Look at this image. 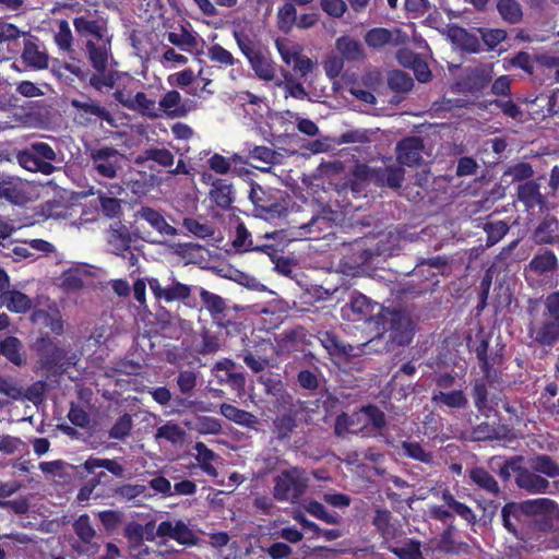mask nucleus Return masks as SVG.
I'll use <instances>...</instances> for the list:
<instances>
[{"instance_id":"f257e3e1","label":"nucleus","mask_w":559,"mask_h":559,"mask_svg":"<svg viewBox=\"0 0 559 559\" xmlns=\"http://www.w3.org/2000/svg\"><path fill=\"white\" fill-rule=\"evenodd\" d=\"M289 235L295 240H314L330 233L334 212L319 204L310 203L302 210L300 218L292 221Z\"/></svg>"},{"instance_id":"f03ea898","label":"nucleus","mask_w":559,"mask_h":559,"mask_svg":"<svg viewBox=\"0 0 559 559\" xmlns=\"http://www.w3.org/2000/svg\"><path fill=\"white\" fill-rule=\"evenodd\" d=\"M528 336L540 346H554L559 341V314L543 305L531 301L528 306Z\"/></svg>"},{"instance_id":"7ed1b4c3","label":"nucleus","mask_w":559,"mask_h":559,"mask_svg":"<svg viewBox=\"0 0 559 559\" xmlns=\"http://www.w3.org/2000/svg\"><path fill=\"white\" fill-rule=\"evenodd\" d=\"M308 480L306 472L299 467L282 471L274 478V499L281 502H298L307 489Z\"/></svg>"},{"instance_id":"20e7f679","label":"nucleus","mask_w":559,"mask_h":559,"mask_svg":"<svg viewBox=\"0 0 559 559\" xmlns=\"http://www.w3.org/2000/svg\"><path fill=\"white\" fill-rule=\"evenodd\" d=\"M92 170L100 179H115L122 169L123 154L110 146L95 147L90 151Z\"/></svg>"},{"instance_id":"39448f33","label":"nucleus","mask_w":559,"mask_h":559,"mask_svg":"<svg viewBox=\"0 0 559 559\" xmlns=\"http://www.w3.org/2000/svg\"><path fill=\"white\" fill-rule=\"evenodd\" d=\"M249 200L254 206L255 216L265 221H274L286 215L287 209L278 202L271 190H265L255 182L250 183Z\"/></svg>"},{"instance_id":"423d86ee","label":"nucleus","mask_w":559,"mask_h":559,"mask_svg":"<svg viewBox=\"0 0 559 559\" xmlns=\"http://www.w3.org/2000/svg\"><path fill=\"white\" fill-rule=\"evenodd\" d=\"M140 239L139 231L127 226L121 221L111 223L105 230L107 251L117 257H124L131 249L132 243Z\"/></svg>"},{"instance_id":"0eeeda50","label":"nucleus","mask_w":559,"mask_h":559,"mask_svg":"<svg viewBox=\"0 0 559 559\" xmlns=\"http://www.w3.org/2000/svg\"><path fill=\"white\" fill-rule=\"evenodd\" d=\"M383 332L396 345L408 344L414 336V324L411 318L400 311L388 312L383 316Z\"/></svg>"},{"instance_id":"6e6552de","label":"nucleus","mask_w":559,"mask_h":559,"mask_svg":"<svg viewBox=\"0 0 559 559\" xmlns=\"http://www.w3.org/2000/svg\"><path fill=\"white\" fill-rule=\"evenodd\" d=\"M71 106L75 109V121L80 124L87 126L96 121H106L112 123L114 118L106 107L102 106L99 102L92 99L87 96L73 98Z\"/></svg>"},{"instance_id":"1a4fd4ad","label":"nucleus","mask_w":559,"mask_h":559,"mask_svg":"<svg viewBox=\"0 0 559 559\" xmlns=\"http://www.w3.org/2000/svg\"><path fill=\"white\" fill-rule=\"evenodd\" d=\"M376 308H379V305L366 295L352 292L348 301L341 308V316L344 320L352 322L369 321Z\"/></svg>"},{"instance_id":"9d476101","label":"nucleus","mask_w":559,"mask_h":559,"mask_svg":"<svg viewBox=\"0 0 559 559\" xmlns=\"http://www.w3.org/2000/svg\"><path fill=\"white\" fill-rule=\"evenodd\" d=\"M147 284L154 297L166 302L183 301L191 295V286L177 281L173 275L168 283L163 286L157 278H148Z\"/></svg>"},{"instance_id":"9b49d317","label":"nucleus","mask_w":559,"mask_h":559,"mask_svg":"<svg viewBox=\"0 0 559 559\" xmlns=\"http://www.w3.org/2000/svg\"><path fill=\"white\" fill-rule=\"evenodd\" d=\"M21 62L32 70H45L49 66V56L45 45L35 36L27 35L23 40Z\"/></svg>"},{"instance_id":"f8f14e48","label":"nucleus","mask_w":559,"mask_h":559,"mask_svg":"<svg viewBox=\"0 0 559 559\" xmlns=\"http://www.w3.org/2000/svg\"><path fill=\"white\" fill-rule=\"evenodd\" d=\"M156 536L167 537L180 545H195L198 537L182 520H167L157 525Z\"/></svg>"},{"instance_id":"ddd939ff","label":"nucleus","mask_w":559,"mask_h":559,"mask_svg":"<svg viewBox=\"0 0 559 559\" xmlns=\"http://www.w3.org/2000/svg\"><path fill=\"white\" fill-rule=\"evenodd\" d=\"M75 33L80 38L87 40H99L110 36L107 22L104 19H92L86 15H78L73 19Z\"/></svg>"},{"instance_id":"4468645a","label":"nucleus","mask_w":559,"mask_h":559,"mask_svg":"<svg viewBox=\"0 0 559 559\" xmlns=\"http://www.w3.org/2000/svg\"><path fill=\"white\" fill-rule=\"evenodd\" d=\"M112 35L99 40H87L85 45L88 60L95 70H104L112 62Z\"/></svg>"},{"instance_id":"2eb2a0df","label":"nucleus","mask_w":559,"mask_h":559,"mask_svg":"<svg viewBox=\"0 0 559 559\" xmlns=\"http://www.w3.org/2000/svg\"><path fill=\"white\" fill-rule=\"evenodd\" d=\"M558 270V259L550 250L536 253L525 267L526 278L534 276H551Z\"/></svg>"},{"instance_id":"dca6fc26","label":"nucleus","mask_w":559,"mask_h":559,"mask_svg":"<svg viewBox=\"0 0 559 559\" xmlns=\"http://www.w3.org/2000/svg\"><path fill=\"white\" fill-rule=\"evenodd\" d=\"M372 524L386 545H390L391 542L401 536L402 531L397 520L394 519L392 513L386 509H381L379 507L374 509Z\"/></svg>"},{"instance_id":"f3484780","label":"nucleus","mask_w":559,"mask_h":559,"mask_svg":"<svg viewBox=\"0 0 559 559\" xmlns=\"http://www.w3.org/2000/svg\"><path fill=\"white\" fill-rule=\"evenodd\" d=\"M334 432L337 437H345L347 433L370 436V432H367V425L364 423L361 408L353 414H340L335 419Z\"/></svg>"},{"instance_id":"a211bd4d","label":"nucleus","mask_w":559,"mask_h":559,"mask_svg":"<svg viewBox=\"0 0 559 559\" xmlns=\"http://www.w3.org/2000/svg\"><path fill=\"white\" fill-rule=\"evenodd\" d=\"M372 182V167L367 165H357L353 171L350 179L342 187V192L354 198L366 195L368 185Z\"/></svg>"},{"instance_id":"6ab92c4d","label":"nucleus","mask_w":559,"mask_h":559,"mask_svg":"<svg viewBox=\"0 0 559 559\" xmlns=\"http://www.w3.org/2000/svg\"><path fill=\"white\" fill-rule=\"evenodd\" d=\"M515 484L520 489L531 495H540L549 491L550 483L532 468H519Z\"/></svg>"},{"instance_id":"aec40b11","label":"nucleus","mask_w":559,"mask_h":559,"mask_svg":"<svg viewBox=\"0 0 559 559\" xmlns=\"http://www.w3.org/2000/svg\"><path fill=\"white\" fill-rule=\"evenodd\" d=\"M424 143L420 138L412 136L402 140L396 146L397 160L402 165L415 166L421 160Z\"/></svg>"},{"instance_id":"412c9836","label":"nucleus","mask_w":559,"mask_h":559,"mask_svg":"<svg viewBox=\"0 0 559 559\" xmlns=\"http://www.w3.org/2000/svg\"><path fill=\"white\" fill-rule=\"evenodd\" d=\"M159 114L169 118H183L190 112V107L176 90L168 91L158 102Z\"/></svg>"},{"instance_id":"4be33fe9","label":"nucleus","mask_w":559,"mask_h":559,"mask_svg":"<svg viewBox=\"0 0 559 559\" xmlns=\"http://www.w3.org/2000/svg\"><path fill=\"white\" fill-rule=\"evenodd\" d=\"M521 513L526 515H543L548 520L559 518V506L549 498L525 500L520 503Z\"/></svg>"},{"instance_id":"5701e85b","label":"nucleus","mask_w":559,"mask_h":559,"mask_svg":"<svg viewBox=\"0 0 559 559\" xmlns=\"http://www.w3.org/2000/svg\"><path fill=\"white\" fill-rule=\"evenodd\" d=\"M138 219L145 221L153 229L163 236H176L177 229L169 225L164 215L150 206L140 207L134 215Z\"/></svg>"},{"instance_id":"b1692460","label":"nucleus","mask_w":559,"mask_h":559,"mask_svg":"<svg viewBox=\"0 0 559 559\" xmlns=\"http://www.w3.org/2000/svg\"><path fill=\"white\" fill-rule=\"evenodd\" d=\"M431 402L437 407L449 408H465L468 404V399L462 389L459 390H433L431 394Z\"/></svg>"},{"instance_id":"393cba45","label":"nucleus","mask_w":559,"mask_h":559,"mask_svg":"<svg viewBox=\"0 0 559 559\" xmlns=\"http://www.w3.org/2000/svg\"><path fill=\"white\" fill-rule=\"evenodd\" d=\"M209 197L222 210H228L235 201V190L226 179H215L209 192Z\"/></svg>"},{"instance_id":"a878e982","label":"nucleus","mask_w":559,"mask_h":559,"mask_svg":"<svg viewBox=\"0 0 559 559\" xmlns=\"http://www.w3.org/2000/svg\"><path fill=\"white\" fill-rule=\"evenodd\" d=\"M318 340L331 356L348 357L356 355V348L346 344L333 332L321 331L318 333Z\"/></svg>"},{"instance_id":"bb28decb","label":"nucleus","mask_w":559,"mask_h":559,"mask_svg":"<svg viewBox=\"0 0 559 559\" xmlns=\"http://www.w3.org/2000/svg\"><path fill=\"white\" fill-rule=\"evenodd\" d=\"M195 451L194 459L200 468L210 477L216 478L218 472L216 465L221 462V457L209 449L203 442H197L193 447Z\"/></svg>"},{"instance_id":"cd10ccee","label":"nucleus","mask_w":559,"mask_h":559,"mask_svg":"<svg viewBox=\"0 0 559 559\" xmlns=\"http://www.w3.org/2000/svg\"><path fill=\"white\" fill-rule=\"evenodd\" d=\"M404 179V169L400 166L372 168V182L380 187L399 188Z\"/></svg>"},{"instance_id":"c85d7f7f","label":"nucleus","mask_w":559,"mask_h":559,"mask_svg":"<svg viewBox=\"0 0 559 559\" xmlns=\"http://www.w3.org/2000/svg\"><path fill=\"white\" fill-rule=\"evenodd\" d=\"M0 306L16 313H24L32 307V300L20 290H7L0 294Z\"/></svg>"},{"instance_id":"c756f323","label":"nucleus","mask_w":559,"mask_h":559,"mask_svg":"<svg viewBox=\"0 0 559 559\" xmlns=\"http://www.w3.org/2000/svg\"><path fill=\"white\" fill-rule=\"evenodd\" d=\"M257 78L262 81H273L276 75L274 62L261 51L247 58Z\"/></svg>"},{"instance_id":"7c9ffc66","label":"nucleus","mask_w":559,"mask_h":559,"mask_svg":"<svg viewBox=\"0 0 559 559\" xmlns=\"http://www.w3.org/2000/svg\"><path fill=\"white\" fill-rule=\"evenodd\" d=\"M469 478L479 489L491 496L500 493V487L495 477L484 467H474L468 472Z\"/></svg>"},{"instance_id":"2f4dec72","label":"nucleus","mask_w":559,"mask_h":559,"mask_svg":"<svg viewBox=\"0 0 559 559\" xmlns=\"http://www.w3.org/2000/svg\"><path fill=\"white\" fill-rule=\"evenodd\" d=\"M233 35L237 43L238 48L246 58H249L260 52V49L258 47L257 35L253 33L251 28L238 27L234 31Z\"/></svg>"},{"instance_id":"473e14b6","label":"nucleus","mask_w":559,"mask_h":559,"mask_svg":"<svg viewBox=\"0 0 559 559\" xmlns=\"http://www.w3.org/2000/svg\"><path fill=\"white\" fill-rule=\"evenodd\" d=\"M221 414L228 420L247 428H251L258 424V418L253 414L231 404L223 403L221 405Z\"/></svg>"},{"instance_id":"72a5a7b5","label":"nucleus","mask_w":559,"mask_h":559,"mask_svg":"<svg viewBox=\"0 0 559 559\" xmlns=\"http://www.w3.org/2000/svg\"><path fill=\"white\" fill-rule=\"evenodd\" d=\"M73 528L80 540L87 545L86 549H80L75 545H73V548L80 554H87L91 547V543L96 535L95 530L91 525L90 516L87 514H82L79 516V519L73 523Z\"/></svg>"},{"instance_id":"f704fd0d","label":"nucleus","mask_w":559,"mask_h":559,"mask_svg":"<svg viewBox=\"0 0 559 559\" xmlns=\"http://www.w3.org/2000/svg\"><path fill=\"white\" fill-rule=\"evenodd\" d=\"M130 110L139 111L143 116L150 118L160 117L159 108L154 99H151L143 92H138L132 96V104Z\"/></svg>"},{"instance_id":"c9c22d12","label":"nucleus","mask_w":559,"mask_h":559,"mask_svg":"<svg viewBox=\"0 0 559 559\" xmlns=\"http://www.w3.org/2000/svg\"><path fill=\"white\" fill-rule=\"evenodd\" d=\"M442 500L449 507L452 515H459L468 524H474L476 522V514L474 511L465 503L457 501L449 490L442 491Z\"/></svg>"},{"instance_id":"e433bc0d","label":"nucleus","mask_w":559,"mask_h":559,"mask_svg":"<svg viewBox=\"0 0 559 559\" xmlns=\"http://www.w3.org/2000/svg\"><path fill=\"white\" fill-rule=\"evenodd\" d=\"M558 222L554 217L544 218L534 231L537 243H552L557 238Z\"/></svg>"},{"instance_id":"4c0bfd02","label":"nucleus","mask_w":559,"mask_h":559,"mask_svg":"<svg viewBox=\"0 0 559 559\" xmlns=\"http://www.w3.org/2000/svg\"><path fill=\"white\" fill-rule=\"evenodd\" d=\"M167 40L183 51H190L198 46L197 34L182 27L180 33L169 32L167 33Z\"/></svg>"},{"instance_id":"58836bf2","label":"nucleus","mask_w":559,"mask_h":559,"mask_svg":"<svg viewBox=\"0 0 559 559\" xmlns=\"http://www.w3.org/2000/svg\"><path fill=\"white\" fill-rule=\"evenodd\" d=\"M531 468L549 478L559 477V465L549 455L540 454L531 460Z\"/></svg>"},{"instance_id":"ea45409f","label":"nucleus","mask_w":559,"mask_h":559,"mask_svg":"<svg viewBox=\"0 0 559 559\" xmlns=\"http://www.w3.org/2000/svg\"><path fill=\"white\" fill-rule=\"evenodd\" d=\"M83 467L88 473H94L97 468H105L116 477H121L123 475V467L122 465L117 462L116 460H109V459H99V457H90L87 459Z\"/></svg>"},{"instance_id":"a19ab883","label":"nucleus","mask_w":559,"mask_h":559,"mask_svg":"<svg viewBox=\"0 0 559 559\" xmlns=\"http://www.w3.org/2000/svg\"><path fill=\"white\" fill-rule=\"evenodd\" d=\"M518 195L527 207H534L543 203V195L539 192V185L535 181H527L519 187Z\"/></svg>"},{"instance_id":"79ce46f5","label":"nucleus","mask_w":559,"mask_h":559,"mask_svg":"<svg viewBox=\"0 0 559 559\" xmlns=\"http://www.w3.org/2000/svg\"><path fill=\"white\" fill-rule=\"evenodd\" d=\"M96 73L90 78V84L97 91L110 90L118 80V73L112 69L95 70Z\"/></svg>"},{"instance_id":"37998d69","label":"nucleus","mask_w":559,"mask_h":559,"mask_svg":"<svg viewBox=\"0 0 559 559\" xmlns=\"http://www.w3.org/2000/svg\"><path fill=\"white\" fill-rule=\"evenodd\" d=\"M497 9L501 17L508 23L516 24L522 20V8L516 0H499Z\"/></svg>"},{"instance_id":"c03bdc74","label":"nucleus","mask_w":559,"mask_h":559,"mask_svg":"<svg viewBox=\"0 0 559 559\" xmlns=\"http://www.w3.org/2000/svg\"><path fill=\"white\" fill-rule=\"evenodd\" d=\"M336 49L346 60H359L364 57L361 45L347 36L336 40Z\"/></svg>"},{"instance_id":"a18cd8bd","label":"nucleus","mask_w":559,"mask_h":559,"mask_svg":"<svg viewBox=\"0 0 559 559\" xmlns=\"http://www.w3.org/2000/svg\"><path fill=\"white\" fill-rule=\"evenodd\" d=\"M186 431L176 423L167 421L165 425L157 428L155 432V439H164L173 444H177L183 441Z\"/></svg>"},{"instance_id":"49530a36","label":"nucleus","mask_w":559,"mask_h":559,"mask_svg":"<svg viewBox=\"0 0 559 559\" xmlns=\"http://www.w3.org/2000/svg\"><path fill=\"white\" fill-rule=\"evenodd\" d=\"M66 352L62 348L53 345L51 342H47L41 353V362L47 368H63L64 362L62 360Z\"/></svg>"},{"instance_id":"de8ad7c7","label":"nucleus","mask_w":559,"mask_h":559,"mask_svg":"<svg viewBox=\"0 0 559 559\" xmlns=\"http://www.w3.org/2000/svg\"><path fill=\"white\" fill-rule=\"evenodd\" d=\"M388 549L400 559H423L420 543L414 539H407L400 546L388 545Z\"/></svg>"},{"instance_id":"09e8293b","label":"nucleus","mask_w":559,"mask_h":559,"mask_svg":"<svg viewBox=\"0 0 559 559\" xmlns=\"http://www.w3.org/2000/svg\"><path fill=\"white\" fill-rule=\"evenodd\" d=\"M53 40L60 50L66 52L73 51V35L68 21H59Z\"/></svg>"},{"instance_id":"8fccbe9b","label":"nucleus","mask_w":559,"mask_h":559,"mask_svg":"<svg viewBox=\"0 0 559 559\" xmlns=\"http://www.w3.org/2000/svg\"><path fill=\"white\" fill-rule=\"evenodd\" d=\"M361 412L364 413V423L367 425V432H369V426H372L378 431L385 427V415L378 406H362Z\"/></svg>"},{"instance_id":"3c124183","label":"nucleus","mask_w":559,"mask_h":559,"mask_svg":"<svg viewBox=\"0 0 559 559\" xmlns=\"http://www.w3.org/2000/svg\"><path fill=\"white\" fill-rule=\"evenodd\" d=\"M200 298L213 318L221 316L226 310L225 300L214 293L201 288Z\"/></svg>"},{"instance_id":"603ef678","label":"nucleus","mask_w":559,"mask_h":559,"mask_svg":"<svg viewBox=\"0 0 559 559\" xmlns=\"http://www.w3.org/2000/svg\"><path fill=\"white\" fill-rule=\"evenodd\" d=\"M21 348L22 344L16 337L9 336L1 341V354L16 366H20L23 362Z\"/></svg>"},{"instance_id":"864d4df0","label":"nucleus","mask_w":559,"mask_h":559,"mask_svg":"<svg viewBox=\"0 0 559 559\" xmlns=\"http://www.w3.org/2000/svg\"><path fill=\"white\" fill-rule=\"evenodd\" d=\"M207 57L212 62H216L225 67L240 64V61L236 59L230 51L218 44H214L207 49Z\"/></svg>"},{"instance_id":"5fc2aeb1","label":"nucleus","mask_w":559,"mask_h":559,"mask_svg":"<svg viewBox=\"0 0 559 559\" xmlns=\"http://www.w3.org/2000/svg\"><path fill=\"white\" fill-rule=\"evenodd\" d=\"M393 33L386 28L377 27L367 32L365 41L372 48H381L393 43Z\"/></svg>"},{"instance_id":"6e6d98bb","label":"nucleus","mask_w":559,"mask_h":559,"mask_svg":"<svg viewBox=\"0 0 559 559\" xmlns=\"http://www.w3.org/2000/svg\"><path fill=\"white\" fill-rule=\"evenodd\" d=\"M277 86H283L286 97H294L296 99L308 98V92L304 85L297 82L290 73L284 75V81L276 83Z\"/></svg>"},{"instance_id":"4d7b16f0","label":"nucleus","mask_w":559,"mask_h":559,"mask_svg":"<svg viewBox=\"0 0 559 559\" xmlns=\"http://www.w3.org/2000/svg\"><path fill=\"white\" fill-rule=\"evenodd\" d=\"M489 378L486 376L483 379L475 380L473 384L472 394L474 397L475 407L480 412L485 413L488 407V391L487 382Z\"/></svg>"},{"instance_id":"13d9d810","label":"nucleus","mask_w":559,"mask_h":559,"mask_svg":"<svg viewBox=\"0 0 559 559\" xmlns=\"http://www.w3.org/2000/svg\"><path fill=\"white\" fill-rule=\"evenodd\" d=\"M133 428V420L130 414H123L120 416L112 427L110 428L108 436L111 439L124 440L130 436Z\"/></svg>"},{"instance_id":"bf43d9fd","label":"nucleus","mask_w":559,"mask_h":559,"mask_svg":"<svg viewBox=\"0 0 559 559\" xmlns=\"http://www.w3.org/2000/svg\"><path fill=\"white\" fill-rule=\"evenodd\" d=\"M521 512L520 503H507L501 510L503 526L513 535L518 536L516 525Z\"/></svg>"},{"instance_id":"052dcab7","label":"nucleus","mask_w":559,"mask_h":559,"mask_svg":"<svg viewBox=\"0 0 559 559\" xmlns=\"http://www.w3.org/2000/svg\"><path fill=\"white\" fill-rule=\"evenodd\" d=\"M484 229L487 233V246H493L507 235L509 225L504 221H495L486 223Z\"/></svg>"},{"instance_id":"680f3d73","label":"nucleus","mask_w":559,"mask_h":559,"mask_svg":"<svg viewBox=\"0 0 559 559\" xmlns=\"http://www.w3.org/2000/svg\"><path fill=\"white\" fill-rule=\"evenodd\" d=\"M388 84L393 91L407 92L412 90L414 81L409 74L401 70H395L390 73Z\"/></svg>"},{"instance_id":"e2e57ef3","label":"nucleus","mask_w":559,"mask_h":559,"mask_svg":"<svg viewBox=\"0 0 559 559\" xmlns=\"http://www.w3.org/2000/svg\"><path fill=\"white\" fill-rule=\"evenodd\" d=\"M403 454L421 463H430L432 455L426 451L418 442L404 441L402 443Z\"/></svg>"},{"instance_id":"0e129e2a","label":"nucleus","mask_w":559,"mask_h":559,"mask_svg":"<svg viewBox=\"0 0 559 559\" xmlns=\"http://www.w3.org/2000/svg\"><path fill=\"white\" fill-rule=\"evenodd\" d=\"M145 160H153L163 167H170L174 165L175 156L166 148H148L143 153Z\"/></svg>"},{"instance_id":"69168bd1","label":"nucleus","mask_w":559,"mask_h":559,"mask_svg":"<svg viewBox=\"0 0 559 559\" xmlns=\"http://www.w3.org/2000/svg\"><path fill=\"white\" fill-rule=\"evenodd\" d=\"M183 227L198 238H207L214 234V229L206 223H201L194 218H185L182 222Z\"/></svg>"},{"instance_id":"338daca9","label":"nucleus","mask_w":559,"mask_h":559,"mask_svg":"<svg viewBox=\"0 0 559 559\" xmlns=\"http://www.w3.org/2000/svg\"><path fill=\"white\" fill-rule=\"evenodd\" d=\"M176 382L180 393L190 394L198 384V373L192 370H181Z\"/></svg>"},{"instance_id":"774afa93","label":"nucleus","mask_w":559,"mask_h":559,"mask_svg":"<svg viewBox=\"0 0 559 559\" xmlns=\"http://www.w3.org/2000/svg\"><path fill=\"white\" fill-rule=\"evenodd\" d=\"M275 46L282 60L287 66H290L297 59V57L300 56L298 47L290 44L289 41L277 39L275 41Z\"/></svg>"}]
</instances>
